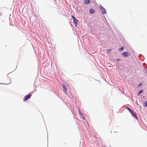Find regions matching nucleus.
<instances>
[{
  "label": "nucleus",
  "mask_w": 147,
  "mask_h": 147,
  "mask_svg": "<svg viewBox=\"0 0 147 147\" xmlns=\"http://www.w3.org/2000/svg\"><path fill=\"white\" fill-rule=\"evenodd\" d=\"M127 110L130 112L131 115L134 117L136 119H138L136 114L134 113V112L129 108L127 107Z\"/></svg>",
  "instance_id": "obj_1"
},
{
  "label": "nucleus",
  "mask_w": 147,
  "mask_h": 147,
  "mask_svg": "<svg viewBox=\"0 0 147 147\" xmlns=\"http://www.w3.org/2000/svg\"><path fill=\"white\" fill-rule=\"evenodd\" d=\"M100 7L101 11L102 14H106V10L102 6H100Z\"/></svg>",
  "instance_id": "obj_2"
},
{
  "label": "nucleus",
  "mask_w": 147,
  "mask_h": 147,
  "mask_svg": "<svg viewBox=\"0 0 147 147\" xmlns=\"http://www.w3.org/2000/svg\"><path fill=\"white\" fill-rule=\"evenodd\" d=\"M31 96V94H29L28 95H27L25 98L24 99L23 101L25 102L27 100L29 99Z\"/></svg>",
  "instance_id": "obj_3"
},
{
  "label": "nucleus",
  "mask_w": 147,
  "mask_h": 147,
  "mask_svg": "<svg viewBox=\"0 0 147 147\" xmlns=\"http://www.w3.org/2000/svg\"><path fill=\"white\" fill-rule=\"evenodd\" d=\"M62 88H63L64 92L65 93H66L67 92V88L65 86V85L63 84L62 85Z\"/></svg>",
  "instance_id": "obj_4"
},
{
  "label": "nucleus",
  "mask_w": 147,
  "mask_h": 147,
  "mask_svg": "<svg viewBox=\"0 0 147 147\" xmlns=\"http://www.w3.org/2000/svg\"><path fill=\"white\" fill-rule=\"evenodd\" d=\"M125 57H126L129 55V53L127 52H126L123 53L122 54Z\"/></svg>",
  "instance_id": "obj_5"
},
{
  "label": "nucleus",
  "mask_w": 147,
  "mask_h": 147,
  "mask_svg": "<svg viewBox=\"0 0 147 147\" xmlns=\"http://www.w3.org/2000/svg\"><path fill=\"white\" fill-rule=\"evenodd\" d=\"M73 22L75 24L76 26L78 23V20L76 18H74V19H73Z\"/></svg>",
  "instance_id": "obj_6"
},
{
  "label": "nucleus",
  "mask_w": 147,
  "mask_h": 147,
  "mask_svg": "<svg viewBox=\"0 0 147 147\" xmlns=\"http://www.w3.org/2000/svg\"><path fill=\"white\" fill-rule=\"evenodd\" d=\"M89 11L91 13H92L94 12V10L92 9H90L89 10Z\"/></svg>",
  "instance_id": "obj_7"
},
{
  "label": "nucleus",
  "mask_w": 147,
  "mask_h": 147,
  "mask_svg": "<svg viewBox=\"0 0 147 147\" xmlns=\"http://www.w3.org/2000/svg\"><path fill=\"white\" fill-rule=\"evenodd\" d=\"M90 1L89 0H85V3L87 4H88L90 3Z\"/></svg>",
  "instance_id": "obj_8"
},
{
  "label": "nucleus",
  "mask_w": 147,
  "mask_h": 147,
  "mask_svg": "<svg viewBox=\"0 0 147 147\" xmlns=\"http://www.w3.org/2000/svg\"><path fill=\"white\" fill-rule=\"evenodd\" d=\"M143 92V91L142 90H140L138 94V95L139 96L141 93H142Z\"/></svg>",
  "instance_id": "obj_9"
},
{
  "label": "nucleus",
  "mask_w": 147,
  "mask_h": 147,
  "mask_svg": "<svg viewBox=\"0 0 147 147\" xmlns=\"http://www.w3.org/2000/svg\"><path fill=\"white\" fill-rule=\"evenodd\" d=\"M79 113L80 115L82 116V114L81 113V111L80 110H79Z\"/></svg>",
  "instance_id": "obj_10"
},
{
  "label": "nucleus",
  "mask_w": 147,
  "mask_h": 147,
  "mask_svg": "<svg viewBox=\"0 0 147 147\" xmlns=\"http://www.w3.org/2000/svg\"><path fill=\"white\" fill-rule=\"evenodd\" d=\"M123 47H121L119 49V51H121V50H123Z\"/></svg>",
  "instance_id": "obj_11"
},
{
  "label": "nucleus",
  "mask_w": 147,
  "mask_h": 147,
  "mask_svg": "<svg viewBox=\"0 0 147 147\" xmlns=\"http://www.w3.org/2000/svg\"><path fill=\"white\" fill-rule=\"evenodd\" d=\"M144 105L146 107H147V101L145 102Z\"/></svg>",
  "instance_id": "obj_12"
},
{
  "label": "nucleus",
  "mask_w": 147,
  "mask_h": 147,
  "mask_svg": "<svg viewBox=\"0 0 147 147\" xmlns=\"http://www.w3.org/2000/svg\"><path fill=\"white\" fill-rule=\"evenodd\" d=\"M111 51V49H110L108 50H107V52H108V53H109V52H110Z\"/></svg>",
  "instance_id": "obj_13"
},
{
  "label": "nucleus",
  "mask_w": 147,
  "mask_h": 147,
  "mask_svg": "<svg viewBox=\"0 0 147 147\" xmlns=\"http://www.w3.org/2000/svg\"><path fill=\"white\" fill-rule=\"evenodd\" d=\"M82 118L84 119V120H85V117L83 116H82Z\"/></svg>",
  "instance_id": "obj_14"
},
{
  "label": "nucleus",
  "mask_w": 147,
  "mask_h": 147,
  "mask_svg": "<svg viewBox=\"0 0 147 147\" xmlns=\"http://www.w3.org/2000/svg\"><path fill=\"white\" fill-rule=\"evenodd\" d=\"M142 85V84L141 83H140L138 85V86L139 87V86H141Z\"/></svg>",
  "instance_id": "obj_15"
},
{
  "label": "nucleus",
  "mask_w": 147,
  "mask_h": 147,
  "mask_svg": "<svg viewBox=\"0 0 147 147\" xmlns=\"http://www.w3.org/2000/svg\"><path fill=\"white\" fill-rule=\"evenodd\" d=\"M72 18H73V19H74V18H75V17L73 16H72Z\"/></svg>",
  "instance_id": "obj_16"
},
{
  "label": "nucleus",
  "mask_w": 147,
  "mask_h": 147,
  "mask_svg": "<svg viewBox=\"0 0 147 147\" xmlns=\"http://www.w3.org/2000/svg\"><path fill=\"white\" fill-rule=\"evenodd\" d=\"M119 60H120V59H118L117 60V61H119Z\"/></svg>",
  "instance_id": "obj_17"
},
{
  "label": "nucleus",
  "mask_w": 147,
  "mask_h": 147,
  "mask_svg": "<svg viewBox=\"0 0 147 147\" xmlns=\"http://www.w3.org/2000/svg\"><path fill=\"white\" fill-rule=\"evenodd\" d=\"M1 13L0 12V16H1Z\"/></svg>",
  "instance_id": "obj_18"
}]
</instances>
